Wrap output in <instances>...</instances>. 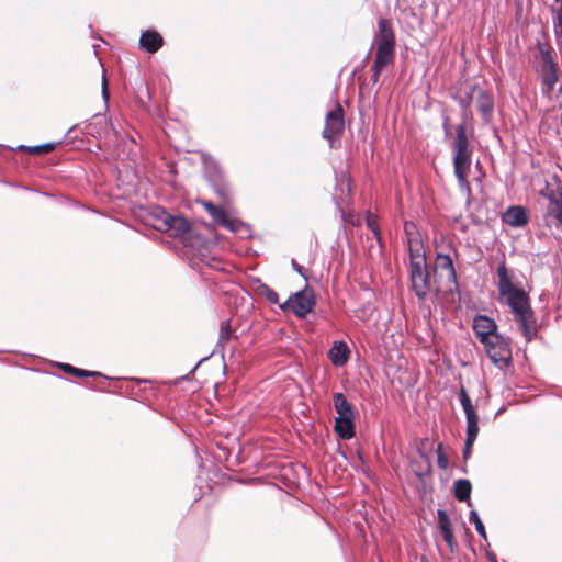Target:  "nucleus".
Here are the masks:
<instances>
[{
    "label": "nucleus",
    "mask_w": 562,
    "mask_h": 562,
    "mask_svg": "<svg viewBox=\"0 0 562 562\" xmlns=\"http://www.w3.org/2000/svg\"><path fill=\"white\" fill-rule=\"evenodd\" d=\"M502 220L512 227H524L529 223V215L525 207L513 205L504 212Z\"/></svg>",
    "instance_id": "nucleus-15"
},
{
    "label": "nucleus",
    "mask_w": 562,
    "mask_h": 562,
    "mask_svg": "<svg viewBox=\"0 0 562 562\" xmlns=\"http://www.w3.org/2000/svg\"><path fill=\"white\" fill-rule=\"evenodd\" d=\"M473 330L481 344L488 341L494 335H497V325L488 316L477 315L473 319Z\"/></svg>",
    "instance_id": "nucleus-13"
},
{
    "label": "nucleus",
    "mask_w": 562,
    "mask_h": 562,
    "mask_svg": "<svg viewBox=\"0 0 562 562\" xmlns=\"http://www.w3.org/2000/svg\"><path fill=\"white\" fill-rule=\"evenodd\" d=\"M350 357V350L346 342L335 341L328 351V358L336 367L345 366Z\"/></svg>",
    "instance_id": "nucleus-18"
},
{
    "label": "nucleus",
    "mask_w": 562,
    "mask_h": 562,
    "mask_svg": "<svg viewBox=\"0 0 562 562\" xmlns=\"http://www.w3.org/2000/svg\"><path fill=\"white\" fill-rule=\"evenodd\" d=\"M202 205L205 209V211L210 214V216L213 218V221L220 226L231 232H238L239 228L243 226V223L240 221L231 218L223 207L216 206L209 201H203Z\"/></svg>",
    "instance_id": "nucleus-11"
},
{
    "label": "nucleus",
    "mask_w": 562,
    "mask_h": 562,
    "mask_svg": "<svg viewBox=\"0 0 562 562\" xmlns=\"http://www.w3.org/2000/svg\"><path fill=\"white\" fill-rule=\"evenodd\" d=\"M334 429L339 438L349 440L355 437V418L336 417Z\"/></svg>",
    "instance_id": "nucleus-19"
},
{
    "label": "nucleus",
    "mask_w": 562,
    "mask_h": 562,
    "mask_svg": "<svg viewBox=\"0 0 562 562\" xmlns=\"http://www.w3.org/2000/svg\"><path fill=\"white\" fill-rule=\"evenodd\" d=\"M366 224H367V227L374 235L379 245L382 247L383 241H382V236H381V232H380V226L378 223V216L375 214H373L372 212L368 211L367 215H366Z\"/></svg>",
    "instance_id": "nucleus-24"
},
{
    "label": "nucleus",
    "mask_w": 562,
    "mask_h": 562,
    "mask_svg": "<svg viewBox=\"0 0 562 562\" xmlns=\"http://www.w3.org/2000/svg\"><path fill=\"white\" fill-rule=\"evenodd\" d=\"M459 400L462 405V408L465 413L467 417V429L471 430V434L473 435L475 429H479V417L475 411L474 405L472 404V401L464 389V386H461L460 393H459Z\"/></svg>",
    "instance_id": "nucleus-14"
},
{
    "label": "nucleus",
    "mask_w": 562,
    "mask_h": 562,
    "mask_svg": "<svg viewBox=\"0 0 562 562\" xmlns=\"http://www.w3.org/2000/svg\"><path fill=\"white\" fill-rule=\"evenodd\" d=\"M436 291L450 292L457 286V274L449 255L438 254L434 266Z\"/></svg>",
    "instance_id": "nucleus-5"
},
{
    "label": "nucleus",
    "mask_w": 562,
    "mask_h": 562,
    "mask_svg": "<svg viewBox=\"0 0 562 562\" xmlns=\"http://www.w3.org/2000/svg\"><path fill=\"white\" fill-rule=\"evenodd\" d=\"M315 305V292L312 288L306 285L304 289L291 295L284 303L280 304V308L283 312H292L299 318H304L313 311Z\"/></svg>",
    "instance_id": "nucleus-6"
},
{
    "label": "nucleus",
    "mask_w": 562,
    "mask_h": 562,
    "mask_svg": "<svg viewBox=\"0 0 562 562\" xmlns=\"http://www.w3.org/2000/svg\"><path fill=\"white\" fill-rule=\"evenodd\" d=\"M445 542L447 543L450 552L453 554L458 551L459 549V544H458V541L453 535V530L452 528H450L449 530H445L442 533H441Z\"/></svg>",
    "instance_id": "nucleus-27"
},
{
    "label": "nucleus",
    "mask_w": 562,
    "mask_h": 562,
    "mask_svg": "<svg viewBox=\"0 0 562 562\" xmlns=\"http://www.w3.org/2000/svg\"><path fill=\"white\" fill-rule=\"evenodd\" d=\"M374 42L376 52L373 64H376V67L392 65L395 60L396 40L391 20L385 18L378 20V32Z\"/></svg>",
    "instance_id": "nucleus-4"
},
{
    "label": "nucleus",
    "mask_w": 562,
    "mask_h": 562,
    "mask_svg": "<svg viewBox=\"0 0 562 562\" xmlns=\"http://www.w3.org/2000/svg\"><path fill=\"white\" fill-rule=\"evenodd\" d=\"M482 345L494 364L499 368L508 366L512 360V349L509 342L502 335H494Z\"/></svg>",
    "instance_id": "nucleus-7"
},
{
    "label": "nucleus",
    "mask_w": 562,
    "mask_h": 562,
    "mask_svg": "<svg viewBox=\"0 0 562 562\" xmlns=\"http://www.w3.org/2000/svg\"><path fill=\"white\" fill-rule=\"evenodd\" d=\"M102 93H103L105 99L109 98L108 81H106V78L104 76L102 78Z\"/></svg>",
    "instance_id": "nucleus-35"
},
{
    "label": "nucleus",
    "mask_w": 562,
    "mask_h": 562,
    "mask_svg": "<svg viewBox=\"0 0 562 562\" xmlns=\"http://www.w3.org/2000/svg\"><path fill=\"white\" fill-rule=\"evenodd\" d=\"M469 519H470V522H472L474 525L477 533L482 538L486 539L487 537H486L485 527H484L482 520L480 519L479 514L475 510H471Z\"/></svg>",
    "instance_id": "nucleus-28"
},
{
    "label": "nucleus",
    "mask_w": 562,
    "mask_h": 562,
    "mask_svg": "<svg viewBox=\"0 0 562 562\" xmlns=\"http://www.w3.org/2000/svg\"><path fill=\"white\" fill-rule=\"evenodd\" d=\"M160 231L171 232L175 237L186 238L191 231V225L186 217L173 216L165 211L161 212Z\"/></svg>",
    "instance_id": "nucleus-10"
},
{
    "label": "nucleus",
    "mask_w": 562,
    "mask_h": 562,
    "mask_svg": "<svg viewBox=\"0 0 562 562\" xmlns=\"http://www.w3.org/2000/svg\"><path fill=\"white\" fill-rule=\"evenodd\" d=\"M64 372L75 375L77 378H93V376H102V374L98 371H88L83 369L76 368L69 363H63L60 366Z\"/></svg>",
    "instance_id": "nucleus-23"
},
{
    "label": "nucleus",
    "mask_w": 562,
    "mask_h": 562,
    "mask_svg": "<svg viewBox=\"0 0 562 562\" xmlns=\"http://www.w3.org/2000/svg\"><path fill=\"white\" fill-rule=\"evenodd\" d=\"M448 122H449V119L447 117L446 121H445V124H443L446 133H448Z\"/></svg>",
    "instance_id": "nucleus-38"
},
{
    "label": "nucleus",
    "mask_w": 562,
    "mask_h": 562,
    "mask_svg": "<svg viewBox=\"0 0 562 562\" xmlns=\"http://www.w3.org/2000/svg\"><path fill=\"white\" fill-rule=\"evenodd\" d=\"M232 336V327L228 322H222L220 328V341L227 342Z\"/></svg>",
    "instance_id": "nucleus-31"
},
{
    "label": "nucleus",
    "mask_w": 562,
    "mask_h": 562,
    "mask_svg": "<svg viewBox=\"0 0 562 562\" xmlns=\"http://www.w3.org/2000/svg\"><path fill=\"white\" fill-rule=\"evenodd\" d=\"M437 463L440 469H447L448 467V458L443 452L442 443H439L437 447Z\"/></svg>",
    "instance_id": "nucleus-32"
},
{
    "label": "nucleus",
    "mask_w": 562,
    "mask_h": 562,
    "mask_svg": "<svg viewBox=\"0 0 562 562\" xmlns=\"http://www.w3.org/2000/svg\"><path fill=\"white\" fill-rule=\"evenodd\" d=\"M412 228H414V224H412V223H407V222H406V223H405V225H404V229H405V232H406L407 234H411V229H412Z\"/></svg>",
    "instance_id": "nucleus-37"
},
{
    "label": "nucleus",
    "mask_w": 562,
    "mask_h": 562,
    "mask_svg": "<svg viewBox=\"0 0 562 562\" xmlns=\"http://www.w3.org/2000/svg\"><path fill=\"white\" fill-rule=\"evenodd\" d=\"M422 562H429V561L426 558H423Z\"/></svg>",
    "instance_id": "nucleus-39"
},
{
    "label": "nucleus",
    "mask_w": 562,
    "mask_h": 562,
    "mask_svg": "<svg viewBox=\"0 0 562 562\" xmlns=\"http://www.w3.org/2000/svg\"><path fill=\"white\" fill-rule=\"evenodd\" d=\"M540 50V74L547 92H551L559 79V66L553 60L550 49L539 46Z\"/></svg>",
    "instance_id": "nucleus-8"
},
{
    "label": "nucleus",
    "mask_w": 562,
    "mask_h": 562,
    "mask_svg": "<svg viewBox=\"0 0 562 562\" xmlns=\"http://www.w3.org/2000/svg\"><path fill=\"white\" fill-rule=\"evenodd\" d=\"M333 402L335 411L338 414L337 417L356 418L353 405L347 401L346 396L342 393H334Z\"/></svg>",
    "instance_id": "nucleus-20"
},
{
    "label": "nucleus",
    "mask_w": 562,
    "mask_h": 562,
    "mask_svg": "<svg viewBox=\"0 0 562 562\" xmlns=\"http://www.w3.org/2000/svg\"><path fill=\"white\" fill-rule=\"evenodd\" d=\"M293 269L300 273L304 279H306V276L303 272V267L296 263L294 260L292 261Z\"/></svg>",
    "instance_id": "nucleus-36"
},
{
    "label": "nucleus",
    "mask_w": 562,
    "mask_h": 562,
    "mask_svg": "<svg viewBox=\"0 0 562 562\" xmlns=\"http://www.w3.org/2000/svg\"><path fill=\"white\" fill-rule=\"evenodd\" d=\"M261 290V294L265 295V297L272 304H279V294L273 290L271 289L270 286L263 284L261 285L260 288Z\"/></svg>",
    "instance_id": "nucleus-30"
},
{
    "label": "nucleus",
    "mask_w": 562,
    "mask_h": 562,
    "mask_svg": "<svg viewBox=\"0 0 562 562\" xmlns=\"http://www.w3.org/2000/svg\"><path fill=\"white\" fill-rule=\"evenodd\" d=\"M385 67H383V66H378L376 67V64H372V67H371V70H372L371 80L373 81V83H376L379 81L380 75H381V72H382V70Z\"/></svg>",
    "instance_id": "nucleus-33"
},
{
    "label": "nucleus",
    "mask_w": 562,
    "mask_h": 562,
    "mask_svg": "<svg viewBox=\"0 0 562 562\" xmlns=\"http://www.w3.org/2000/svg\"><path fill=\"white\" fill-rule=\"evenodd\" d=\"M437 518H438V529L440 533H442L445 530H449L452 528L451 520L448 516V514L443 509L437 510Z\"/></svg>",
    "instance_id": "nucleus-26"
},
{
    "label": "nucleus",
    "mask_w": 562,
    "mask_h": 562,
    "mask_svg": "<svg viewBox=\"0 0 562 562\" xmlns=\"http://www.w3.org/2000/svg\"><path fill=\"white\" fill-rule=\"evenodd\" d=\"M424 459H425V463H426V465H425V468H424V469H422V468H420V470H419V471H416V474H417L418 476H422L424 473H429V472H430V463H429V460H428L426 457H424Z\"/></svg>",
    "instance_id": "nucleus-34"
},
{
    "label": "nucleus",
    "mask_w": 562,
    "mask_h": 562,
    "mask_svg": "<svg viewBox=\"0 0 562 562\" xmlns=\"http://www.w3.org/2000/svg\"><path fill=\"white\" fill-rule=\"evenodd\" d=\"M453 151V171L458 180V184L462 189L470 190L468 177L471 169L472 148L467 136L464 124H460L456 128V137L452 142Z\"/></svg>",
    "instance_id": "nucleus-2"
},
{
    "label": "nucleus",
    "mask_w": 562,
    "mask_h": 562,
    "mask_svg": "<svg viewBox=\"0 0 562 562\" xmlns=\"http://www.w3.org/2000/svg\"><path fill=\"white\" fill-rule=\"evenodd\" d=\"M408 246L411 255L409 273L412 289L419 299H425L427 293L431 290V280L427 269L426 257L420 252L418 241H415L416 248H414V241L409 239Z\"/></svg>",
    "instance_id": "nucleus-3"
},
{
    "label": "nucleus",
    "mask_w": 562,
    "mask_h": 562,
    "mask_svg": "<svg viewBox=\"0 0 562 562\" xmlns=\"http://www.w3.org/2000/svg\"><path fill=\"white\" fill-rule=\"evenodd\" d=\"M345 128L344 109L337 102L335 108L326 114L323 137L329 142L339 138Z\"/></svg>",
    "instance_id": "nucleus-9"
},
{
    "label": "nucleus",
    "mask_w": 562,
    "mask_h": 562,
    "mask_svg": "<svg viewBox=\"0 0 562 562\" xmlns=\"http://www.w3.org/2000/svg\"><path fill=\"white\" fill-rule=\"evenodd\" d=\"M164 45L162 36L155 30H147L139 37V46L149 54H155Z\"/></svg>",
    "instance_id": "nucleus-17"
},
{
    "label": "nucleus",
    "mask_w": 562,
    "mask_h": 562,
    "mask_svg": "<svg viewBox=\"0 0 562 562\" xmlns=\"http://www.w3.org/2000/svg\"><path fill=\"white\" fill-rule=\"evenodd\" d=\"M498 292L506 300L518 329L530 342L537 336V318L530 304L527 292L512 282L505 263L497 267Z\"/></svg>",
    "instance_id": "nucleus-1"
},
{
    "label": "nucleus",
    "mask_w": 562,
    "mask_h": 562,
    "mask_svg": "<svg viewBox=\"0 0 562 562\" xmlns=\"http://www.w3.org/2000/svg\"><path fill=\"white\" fill-rule=\"evenodd\" d=\"M474 88H479V87L477 86H471V87H469L464 91L463 94H462V90H461L459 92V94L456 97V99L458 100L459 104L464 110L465 114L467 113L471 114V110H470L471 103H472V101L474 99L476 100V91L473 90Z\"/></svg>",
    "instance_id": "nucleus-22"
},
{
    "label": "nucleus",
    "mask_w": 562,
    "mask_h": 562,
    "mask_svg": "<svg viewBox=\"0 0 562 562\" xmlns=\"http://www.w3.org/2000/svg\"><path fill=\"white\" fill-rule=\"evenodd\" d=\"M472 485L467 479H460L454 482V497L459 502H468L470 505Z\"/></svg>",
    "instance_id": "nucleus-21"
},
{
    "label": "nucleus",
    "mask_w": 562,
    "mask_h": 562,
    "mask_svg": "<svg viewBox=\"0 0 562 562\" xmlns=\"http://www.w3.org/2000/svg\"><path fill=\"white\" fill-rule=\"evenodd\" d=\"M476 91V105L479 111L482 114V117L485 122L490 121L494 110V99L492 93L481 89L474 88Z\"/></svg>",
    "instance_id": "nucleus-16"
},
{
    "label": "nucleus",
    "mask_w": 562,
    "mask_h": 562,
    "mask_svg": "<svg viewBox=\"0 0 562 562\" xmlns=\"http://www.w3.org/2000/svg\"><path fill=\"white\" fill-rule=\"evenodd\" d=\"M479 429H475L473 435L471 434L470 429H467V439H465V446L463 450V458L467 460L472 451V446L477 437Z\"/></svg>",
    "instance_id": "nucleus-29"
},
{
    "label": "nucleus",
    "mask_w": 562,
    "mask_h": 562,
    "mask_svg": "<svg viewBox=\"0 0 562 562\" xmlns=\"http://www.w3.org/2000/svg\"><path fill=\"white\" fill-rule=\"evenodd\" d=\"M540 194L549 200L547 212L544 214L546 220L554 218L560 225H562V186L555 191L549 190L547 187L546 190H541Z\"/></svg>",
    "instance_id": "nucleus-12"
},
{
    "label": "nucleus",
    "mask_w": 562,
    "mask_h": 562,
    "mask_svg": "<svg viewBox=\"0 0 562 562\" xmlns=\"http://www.w3.org/2000/svg\"><path fill=\"white\" fill-rule=\"evenodd\" d=\"M57 144L56 143H46L37 146H20V150H24L30 155H45L55 150Z\"/></svg>",
    "instance_id": "nucleus-25"
}]
</instances>
